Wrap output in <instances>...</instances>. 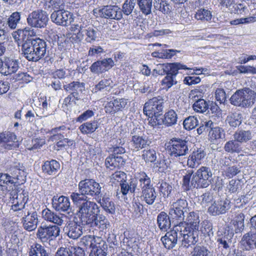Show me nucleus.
I'll list each match as a JSON object with an SVG mask.
<instances>
[{"label":"nucleus","instance_id":"052dcab7","mask_svg":"<svg viewBox=\"0 0 256 256\" xmlns=\"http://www.w3.org/2000/svg\"><path fill=\"white\" fill-rule=\"evenodd\" d=\"M154 6L156 10L164 14H168L170 12V6L166 0H158L154 3Z\"/></svg>","mask_w":256,"mask_h":256},{"label":"nucleus","instance_id":"de8ad7c7","mask_svg":"<svg viewBox=\"0 0 256 256\" xmlns=\"http://www.w3.org/2000/svg\"><path fill=\"white\" fill-rule=\"evenodd\" d=\"M226 121L230 126L236 128L242 123V114L240 113H232L228 116Z\"/></svg>","mask_w":256,"mask_h":256},{"label":"nucleus","instance_id":"a18cd8bd","mask_svg":"<svg viewBox=\"0 0 256 256\" xmlns=\"http://www.w3.org/2000/svg\"><path fill=\"white\" fill-rule=\"evenodd\" d=\"M229 10L232 13L238 14H245L248 12V10L246 5L243 3H236L235 2L232 4Z\"/></svg>","mask_w":256,"mask_h":256},{"label":"nucleus","instance_id":"20e7f679","mask_svg":"<svg viewBox=\"0 0 256 256\" xmlns=\"http://www.w3.org/2000/svg\"><path fill=\"white\" fill-rule=\"evenodd\" d=\"M256 100V93L249 88L238 90L230 98L232 104L242 108L252 106Z\"/></svg>","mask_w":256,"mask_h":256},{"label":"nucleus","instance_id":"3c124183","mask_svg":"<svg viewBox=\"0 0 256 256\" xmlns=\"http://www.w3.org/2000/svg\"><path fill=\"white\" fill-rule=\"evenodd\" d=\"M52 78L54 79L58 78L64 80L65 83H67L68 79L70 78L71 74L69 72L62 68L58 69L52 73Z\"/></svg>","mask_w":256,"mask_h":256},{"label":"nucleus","instance_id":"a19ab883","mask_svg":"<svg viewBox=\"0 0 256 256\" xmlns=\"http://www.w3.org/2000/svg\"><path fill=\"white\" fill-rule=\"evenodd\" d=\"M224 150L229 153H239L242 148L238 141L234 139L227 142L224 146Z\"/></svg>","mask_w":256,"mask_h":256},{"label":"nucleus","instance_id":"680f3d73","mask_svg":"<svg viewBox=\"0 0 256 256\" xmlns=\"http://www.w3.org/2000/svg\"><path fill=\"white\" fill-rule=\"evenodd\" d=\"M19 188H17V207L19 206L20 205H22L21 208H23L24 207V205L27 202L28 200V194L26 192H24L20 188L19 190Z\"/></svg>","mask_w":256,"mask_h":256},{"label":"nucleus","instance_id":"412c9836","mask_svg":"<svg viewBox=\"0 0 256 256\" xmlns=\"http://www.w3.org/2000/svg\"><path fill=\"white\" fill-rule=\"evenodd\" d=\"M174 225V230L167 232L164 236L161 238V240L164 246L167 249L173 248L177 244L178 239L180 238L178 231L176 229V226Z\"/></svg>","mask_w":256,"mask_h":256},{"label":"nucleus","instance_id":"774afa93","mask_svg":"<svg viewBox=\"0 0 256 256\" xmlns=\"http://www.w3.org/2000/svg\"><path fill=\"white\" fill-rule=\"evenodd\" d=\"M105 165L106 168H108L110 170H113L116 168H118L114 154H112L106 158L105 160Z\"/></svg>","mask_w":256,"mask_h":256},{"label":"nucleus","instance_id":"cd10ccee","mask_svg":"<svg viewBox=\"0 0 256 256\" xmlns=\"http://www.w3.org/2000/svg\"><path fill=\"white\" fill-rule=\"evenodd\" d=\"M131 134H132L131 142L133 146L137 150L144 148L151 144V141L146 136H140L138 134H136L134 130L131 132Z\"/></svg>","mask_w":256,"mask_h":256},{"label":"nucleus","instance_id":"7c9ffc66","mask_svg":"<svg viewBox=\"0 0 256 256\" xmlns=\"http://www.w3.org/2000/svg\"><path fill=\"white\" fill-rule=\"evenodd\" d=\"M89 224L97 227L102 232L106 230L110 226V222L106 217L102 214H98L95 216L92 222Z\"/></svg>","mask_w":256,"mask_h":256},{"label":"nucleus","instance_id":"0e129e2a","mask_svg":"<svg viewBox=\"0 0 256 256\" xmlns=\"http://www.w3.org/2000/svg\"><path fill=\"white\" fill-rule=\"evenodd\" d=\"M183 124L186 130H190L198 125V120L194 116H189L184 120Z\"/></svg>","mask_w":256,"mask_h":256},{"label":"nucleus","instance_id":"dca6fc26","mask_svg":"<svg viewBox=\"0 0 256 256\" xmlns=\"http://www.w3.org/2000/svg\"><path fill=\"white\" fill-rule=\"evenodd\" d=\"M230 208V201L227 199L214 202L208 208V213L214 216L225 214Z\"/></svg>","mask_w":256,"mask_h":256},{"label":"nucleus","instance_id":"e2e57ef3","mask_svg":"<svg viewBox=\"0 0 256 256\" xmlns=\"http://www.w3.org/2000/svg\"><path fill=\"white\" fill-rule=\"evenodd\" d=\"M26 172L25 171V168L22 164H19L17 166V184L20 185L24 184L26 180Z\"/></svg>","mask_w":256,"mask_h":256},{"label":"nucleus","instance_id":"a211bd4d","mask_svg":"<svg viewBox=\"0 0 256 256\" xmlns=\"http://www.w3.org/2000/svg\"><path fill=\"white\" fill-rule=\"evenodd\" d=\"M128 101L127 99L122 98H116L108 102L104 109L106 113L114 114L116 112L122 111L127 106Z\"/></svg>","mask_w":256,"mask_h":256},{"label":"nucleus","instance_id":"c85d7f7f","mask_svg":"<svg viewBox=\"0 0 256 256\" xmlns=\"http://www.w3.org/2000/svg\"><path fill=\"white\" fill-rule=\"evenodd\" d=\"M130 182H123L120 185L121 188V192L124 195L126 194L129 191L134 194L140 192V188L138 186V181L134 179H130Z\"/></svg>","mask_w":256,"mask_h":256},{"label":"nucleus","instance_id":"6e6d98bb","mask_svg":"<svg viewBox=\"0 0 256 256\" xmlns=\"http://www.w3.org/2000/svg\"><path fill=\"white\" fill-rule=\"evenodd\" d=\"M110 182L112 183L118 182L120 184L127 180V176L126 173L122 171H117L112 174L110 176Z\"/></svg>","mask_w":256,"mask_h":256},{"label":"nucleus","instance_id":"f03ea898","mask_svg":"<svg viewBox=\"0 0 256 256\" xmlns=\"http://www.w3.org/2000/svg\"><path fill=\"white\" fill-rule=\"evenodd\" d=\"M138 179V186L142 192L141 198L148 204H152L155 202L157 194L151 184L150 178L145 172H142L140 174Z\"/></svg>","mask_w":256,"mask_h":256},{"label":"nucleus","instance_id":"5fc2aeb1","mask_svg":"<svg viewBox=\"0 0 256 256\" xmlns=\"http://www.w3.org/2000/svg\"><path fill=\"white\" fill-rule=\"evenodd\" d=\"M211 12L206 9H200L197 11L195 14V18L198 20H200L203 22H208L212 18Z\"/></svg>","mask_w":256,"mask_h":256},{"label":"nucleus","instance_id":"2f4dec72","mask_svg":"<svg viewBox=\"0 0 256 256\" xmlns=\"http://www.w3.org/2000/svg\"><path fill=\"white\" fill-rule=\"evenodd\" d=\"M14 178L7 174H0V186H3L4 184H7L9 187V190H12L10 195L12 196V200H14V196L16 194V185ZM8 188V186L7 187Z\"/></svg>","mask_w":256,"mask_h":256},{"label":"nucleus","instance_id":"c756f323","mask_svg":"<svg viewBox=\"0 0 256 256\" xmlns=\"http://www.w3.org/2000/svg\"><path fill=\"white\" fill-rule=\"evenodd\" d=\"M241 244L245 246V249L248 250L252 248H256V232L250 231L242 237Z\"/></svg>","mask_w":256,"mask_h":256},{"label":"nucleus","instance_id":"4468645a","mask_svg":"<svg viewBox=\"0 0 256 256\" xmlns=\"http://www.w3.org/2000/svg\"><path fill=\"white\" fill-rule=\"evenodd\" d=\"M51 20L58 26H66L73 21V14L68 10H54L50 15Z\"/></svg>","mask_w":256,"mask_h":256},{"label":"nucleus","instance_id":"0eeeda50","mask_svg":"<svg viewBox=\"0 0 256 256\" xmlns=\"http://www.w3.org/2000/svg\"><path fill=\"white\" fill-rule=\"evenodd\" d=\"M98 212V206L93 202L86 201L79 206L78 213L82 224L92 222L94 217Z\"/></svg>","mask_w":256,"mask_h":256},{"label":"nucleus","instance_id":"f257e3e1","mask_svg":"<svg viewBox=\"0 0 256 256\" xmlns=\"http://www.w3.org/2000/svg\"><path fill=\"white\" fill-rule=\"evenodd\" d=\"M28 31L24 29L17 30V44L19 52L28 60L37 62L43 58L46 52V42L40 38L28 39Z\"/></svg>","mask_w":256,"mask_h":256},{"label":"nucleus","instance_id":"338daca9","mask_svg":"<svg viewBox=\"0 0 256 256\" xmlns=\"http://www.w3.org/2000/svg\"><path fill=\"white\" fill-rule=\"evenodd\" d=\"M136 5L134 0H126L122 5V10L126 16L130 14L133 10Z\"/></svg>","mask_w":256,"mask_h":256},{"label":"nucleus","instance_id":"79ce46f5","mask_svg":"<svg viewBox=\"0 0 256 256\" xmlns=\"http://www.w3.org/2000/svg\"><path fill=\"white\" fill-rule=\"evenodd\" d=\"M177 120L178 116L176 112L170 110L165 114L162 121L166 126H170L175 124L176 123Z\"/></svg>","mask_w":256,"mask_h":256},{"label":"nucleus","instance_id":"a878e982","mask_svg":"<svg viewBox=\"0 0 256 256\" xmlns=\"http://www.w3.org/2000/svg\"><path fill=\"white\" fill-rule=\"evenodd\" d=\"M205 156L206 152L201 148L194 151L187 160L188 166L192 168H197L201 164V160L204 158Z\"/></svg>","mask_w":256,"mask_h":256},{"label":"nucleus","instance_id":"bb28decb","mask_svg":"<svg viewBox=\"0 0 256 256\" xmlns=\"http://www.w3.org/2000/svg\"><path fill=\"white\" fill-rule=\"evenodd\" d=\"M42 218L45 220L52 222L58 226H61L64 224V216L62 215L58 214L48 208L42 210Z\"/></svg>","mask_w":256,"mask_h":256},{"label":"nucleus","instance_id":"393cba45","mask_svg":"<svg viewBox=\"0 0 256 256\" xmlns=\"http://www.w3.org/2000/svg\"><path fill=\"white\" fill-rule=\"evenodd\" d=\"M54 208L57 211L68 212L70 210V202L68 197L54 196L52 200Z\"/></svg>","mask_w":256,"mask_h":256},{"label":"nucleus","instance_id":"13d9d810","mask_svg":"<svg viewBox=\"0 0 256 256\" xmlns=\"http://www.w3.org/2000/svg\"><path fill=\"white\" fill-rule=\"evenodd\" d=\"M202 178H205L206 180H211L212 177V172L210 168L206 166H201L196 172Z\"/></svg>","mask_w":256,"mask_h":256},{"label":"nucleus","instance_id":"09e8293b","mask_svg":"<svg viewBox=\"0 0 256 256\" xmlns=\"http://www.w3.org/2000/svg\"><path fill=\"white\" fill-rule=\"evenodd\" d=\"M152 0H137V2L141 12L146 15L152 12Z\"/></svg>","mask_w":256,"mask_h":256},{"label":"nucleus","instance_id":"37998d69","mask_svg":"<svg viewBox=\"0 0 256 256\" xmlns=\"http://www.w3.org/2000/svg\"><path fill=\"white\" fill-rule=\"evenodd\" d=\"M112 87V81L110 78H104L100 80L95 86L93 90L95 92L98 91L108 90Z\"/></svg>","mask_w":256,"mask_h":256},{"label":"nucleus","instance_id":"7ed1b4c3","mask_svg":"<svg viewBox=\"0 0 256 256\" xmlns=\"http://www.w3.org/2000/svg\"><path fill=\"white\" fill-rule=\"evenodd\" d=\"M78 29V32L72 36L73 40L76 41L80 42L84 40L88 43H93L98 41L100 38V32L94 26L86 27L83 25L76 24L74 27H72V30L76 31Z\"/></svg>","mask_w":256,"mask_h":256},{"label":"nucleus","instance_id":"8fccbe9b","mask_svg":"<svg viewBox=\"0 0 256 256\" xmlns=\"http://www.w3.org/2000/svg\"><path fill=\"white\" fill-rule=\"evenodd\" d=\"M192 108L196 112L204 113L208 110V105L204 99H198L193 104Z\"/></svg>","mask_w":256,"mask_h":256},{"label":"nucleus","instance_id":"49530a36","mask_svg":"<svg viewBox=\"0 0 256 256\" xmlns=\"http://www.w3.org/2000/svg\"><path fill=\"white\" fill-rule=\"evenodd\" d=\"M98 128L96 120L86 122L80 126V129L82 134H88L94 132Z\"/></svg>","mask_w":256,"mask_h":256},{"label":"nucleus","instance_id":"c03bdc74","mask_svg":"<svg viewBox=\"0 0 256 256\" xmlns=\"http://www.w3.org/2000/svg\"><path fill=\"white\" fill-rule=\"evenodd\" d=\"M30 256H49L44 248L40 244H36L31 246L29 252Z\"/></svg>","mask_w":256,"mask_h":256},{"label":"nucleus","instance_id":"603ef678","mask_svg":"<svg viewBox=\"0 0 256 256\" xmlns=\"http://www.w3.org/2000/svg\"><path fill=\"white\" fill-rule=\"evenodd\" d=\"M194 186L196 188H208L211 184V180H206L205 178H202L200 176L194 173Z\"/></svg>","mask_w":256,"mask_h":256},{"label":"nucleus","instance_id":"c9c22d12","mask_svg":"<svg viewBox=\"0 0 256 256\" xmlns=\"http://www.w3.org/2000/svg\"><path fill=\"white\" fill-rule=\"evenodd\" d=\"M194 180V173L192 170H188L183 176L182 178V187L186 191H188L194 188H196V186H194V182L193 184Z\"/></svg>","mask_w":256,"mask_h":256},{"label":"nucleus","instance_id":"69168bd1","mask_svg":"<svg viewBox=\"0 0 256 256\" xmlns=\"http://www.w3.org/2000/svg\"><path fill=\"white\" fill-rule=\"evenodd\" d=\"M209 134L212 139L216 140L224 138L225 136L224 130L220 127H215L209 132Z\"/></svg>","mask_w":256,"mask_h":256},{"label":"nucleus","instance_id":"f8f14e48","mask_svg":"<svg viewBox=\"0 0 256 256\" xmlns=\"http://www.w3.org/2000/svg\"><path fill=\"white\" fill-rule=\"evenodd\" d=\"M102 187L100 184L92 179H86L81 180L78 184L79 192L84 194L86 196H100Z\"/></svg>","mask_w":256,"mask_h":256},{"label":"nucleus","instance_id":"b1692460","mask_svg":"<svg viewBox=\"0 0 256 256\" xmlns=\"http://www.w3.org/2000/svg\"><path fill=\"white\" fill-rule=\"evenodd\" d=\"M94 242L96 244L92 246L89 256H106L108 245L106 242L98 237Z\"/></svg>","mask_w":256,"mask_h":256},{"label":"nucleus","instance_id":"864d4df0","mask_svg":"<svg viewBox=\"0 0 256 256\" xmlns=\"http://www.w3.org/2000/svg\"><path fill=\"white\" fill-rule=\"evenodd\" d=\"M70 198L74 204L79 206H81L82 202L88 201L87 200L88 196L84 194H82V192H72L70 195Z\"/></svg>","mask_w":256,"mask_h":256},{"label":"nucleus","instance_id":"ea45409f","mask_svg":"<svg viewBox=\"0 0 256 256\" xmlns=\"http://www.w3.org/2000/svg\"><path fill=\"white\" fill-rule=\"evenodd\" d=\"M244 214L240 213L232 220L231 222L234 226L236 233L240 232L244 230Z\"/></svg>","mask_w":256,"mask_h":256},{"label":"nucleus","instance_id":"4d7b16f0","mask_svg":"<svg viewBox=\"0 0 256 256\" xmlns=\"http://www.w3.org/2000/svg\"><path fill=\"white\" fill-rule=\"evenodd\" d=\"M209 254L210 252L206 247L197 245L193 248L190 256H209Z\"/></svg>","mask_w":256,"mask_h":256},{"label":"nucleus","instance_id":"6ab92c4d","mask_svg":"<svg viewBox=\"0 0 256 256\" xmlns=\"http://www.w3.org/2000/svg\"><path fill=\"white\" fill-rule=\"evenodd\" d=\"M114 62L111 58H104L94 62L90 67V71L100 74L110 69L114 66Z\"/></svg>","mask_w":256,"mask_h":256},{"label":"nucleus","instance_id":"58836bf2","mask_svg":"<svg viewBox=\"0 0 256 256\" xmlns=\"http://www.w3.org/2000/svg\"><path fill=\"white\" fill-rule=\"evenodd\" d=\"M234 137L238 142L242 143L250 140L252 136L250 130H240L235 132Z\"/></svg>","mask_w":256,"mask_h":256},{"label":"nucleus","instance_id":"bf43d9fd","mask_svg":"<svg viewBox=\"0 0 256 256\" xmlns=\"http://www.w3.org/2000/svg\"><path fill=\"white\" fill-rule=\"evenodd\" d=\"M142 156L146 162H153L156 159V152L154 149L144 150Z\"/></svg>","mask_w":256,"mask_h":256},{"label":"nucleus","instance_id":"2eb2a0df","mask_svg":"<svg viewBox=\"0 0 256 256\" xmlns=\"http://www.w3.org/2000/svg\"><path fill=\"white\" fill-rule=\"evenodd\" d=\"M48 20L47 14L44 10L34 11L27 18L28 22L30 26L38 28L46 26Z\"/></svg>","mask_w":256,"mask_h":256},{"label":"nucleus","instance_id":"9b49d317","mask_svg":"<svg viewBox=\"0 0 256 256\" xmlns=\"http://www.w3.org/2000/svg\"><path fill=\"white\" fill-rule=\"evenodd\" d=\"M168 153L174 158H180L186 155L188 152V142L178 138H173L167 146Z\"/></svg>","mask_w":256,"mask_h":256},{"label":"nucleus","instance_id":"f704fd0d","mask_svg":"<svg viewBox=\"0 0 256 256\" xmlns=\"http://www.w3.org/2000/svg\"><path fill=\"white\" fill-rule=\"evenodd\" d=\"M60 168V164L55 160L46 161L42 166V170L44 174L48 175H55Z\"/></svg>","mask_w":256,"mask_h":256},{"label":"nucleus","instance_id":"f3484780","mask_svg":"<svg viewBox=\"0 0 256 256\" xmlns=\"http://www.w3.org/2000/svg\"><path fill=\"white\" fill-rule=\"evenodd\" d=\"M101 17L105 18L120 20L122 17V10L116 6H106L99 10Z\"/></svg>","mask_w":256,"mask_h":256},{"label":"nucleus","instance_id":"72a5a7b5","mask_svg":"<svg viewBox=\"0 0 256 256\" xmlns=\"http://www.w3.org/2000/svg\"><path fill=\"white\" fill-rule=\"evenodd\" d=\"M184 226H190V228H198L200 222L198 213L194 212H190L187 216L186 221H184Z\"/></svg>","mask_w":256,"mask_h":256},{"label":"nucleus","instance_id":"1a4fd4ad","mask_svg":"<svg viewBox=\"0 0 256 256\" xmlns=\"http://www.w3.org/2000/svg\"><path fill=\"white\" fill-rule=\"evenodd\" d=\"M166 70L168 71L167 76L163 79L162 84L164 88L168 89L177 83L175 78L180 70H189L186 65L179 62L166 64Z\"/></svg>","mask_w":256,"mask_h":256},{"label":"nucleus","instance_id":"6e6552de","mask_svg":"<svg viewBox=\"0 0 256 256\" xmlns=\"http://www.w3.org/2000/svg\"><path fill=\"white\" fill-rule=\"evenodd\" d=\"M179 235L182 237V244L186 248L194 245L198 241L200 231L198 228H190V226H184L183 225L176 226Z\"/></svg>","mask_w":256,"mask_h":256},{"label":"nucleus","instance_id":"39448f33","mask_svg":"<svg viewBox=\"0 0 256 256\" xmlns=\"http://www.w3.org/2000/svg\"><path fill=\"white\" fill-rule=\"evenodd\" d=\"M188 210V202L184 198H179L170 203L168 214L172 222L176 221V225H184V213Z\"/></svg>","mask_w":256,"mask_h":256},{"label":"nucleus","instance_id":"5701e85b","mask_svg":"<svg viewBox=\"0 0 256 256\" xmlns=\"http://www.w3.org/2000/svg\"><path fill=\"white\" fill-rule=\"evenodd\" d=\"M64 89L66 92L71 93L72 96L76 100L80 99L79 94L84 90V84L78 81H73L70 83L64 84Z\"/></svg>","mask_w":256,"mask_h":256},{"label":"nucleus","instance_id":"4c0bfd02","mask_svg":"<svg viewBox=\"0 0 256 256\" xmlns=\"http://www.w3.org/2000/svg\"><path fill=\"white\" fill-rule=\"evenodd\" d=\"M98 202L104 210L110 214H113L115 212V208L114 202L108 197L104 196L100 198Z\"/></svg>","mask_w":256,"mask_h":256},{"label":"nucleus","instance_id":"9d476101","mask_svg":"<svg viewBox=\"0 0 256 256\" xmlns=\"http://www.w3.org/2000/svg\"><path fill=\"white\" fill-rule=\"evenodd\" d=\"M60 228L56 225L42 224L36 233L37 238L43 242L53 240L60 236Z\"/></svg>","mask_w":256,"mask_h":256},{"label":"nucleus","instance_id":"473e14b6","mask_svg":"<svg viewBox=\"0 0 256 256\" xmlns=\"http://www.w3.org/2000/svg\"><path fill=\"white\" fill-rule=\"evenodd\" d=\"M170 216L162 212L157 216V223L160 230L166 232L170 227L171 220Z\"/></svg>","mask_w":256,"mask_h":256},{"label":"nucleus","instance_id":"4be33fe9","mask_svg":"<svg viewBox=\"0 0 256 256\" xmlns=\"http://www.w3.org/2000/svg\"><path fill=\"white\" fill-rule=\"evenodd\" d=\"M232 233L226 234L224 232V235L217 240L218 248L221 249L222 254L224 255H227L230 252L233 246L232 242Z\"/></svg>","mask_w":256,"mask_h":256},{"label":"nucleus","instance_id":"e433bc0d","mask_svg":"<svg viewBox=\"0 0 256 256\" xmlns=\"http://www.w3.org/2000/svg\"><path fill=\"white\" fill-rule=\"evenodd\" d=\"M194 180V173L192 170H188L183 176L182 178V187L186 191H188L194 188H196V186H194V182L193 184Z\"/></svg>","mask_w":256,"mask_h":256},{"label":"nucleus","instance_id":"ddd939ff","mask_svg":"<svg viewBox=\"0 0 256 256\" xmlns=\"http://www.w3.org/2000/svg\"><path fill=\"white\" fill-rule=\"evenodd\" d=\"M164 100L154 97L147 102L144 107V112L147 116L162 115L164 108Z\"/></svg>","mask_w":256,"mask_h":256},{"label":"nucleus","instance_id":"aec40b11","mask_svg":"<svg viewBox=\"0 0 256 256\" xmlns=\"http://www.w3.org/2000/svg\"><path fill=\"white\" fill-rule=\"evenodd\" d=\"M64 232L69 238L77 240L82 236L83 229L77 222H70L64 228Z\"/></svg>","mask_w":256,"mask_h":256},{"label":"nucleus","instance_id":"423d86ee","mask_svg":"<svg viewBox=\"0 0 256 256\" xmlns=\"http://www.w3.org/2000/svg\"><path fill=\"white\" fill-rule=\"evenodd\" d=\"M17 217L18 220L26 230L30 232L35 230L38 222L36 212L30 213L28 209L17 208Z\"/></svg>","mask_w":256,"mask_h":256}]
</instances>
